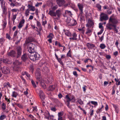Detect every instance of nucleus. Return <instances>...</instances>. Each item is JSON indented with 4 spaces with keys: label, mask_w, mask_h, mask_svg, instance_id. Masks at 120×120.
Instances as JSON below:
<instances>
[{
    "label": "nucleus",
    "mask_w": 120,
    "mask_h": 120,
    "mask_svg": "<svg viewBox=\"0 0 120 120\" xmlns=\"http://www.w3.org/2000/svg\"><path fill=\"white\" fill-rule=\"evenodd\" d=\"M113 15L110 16L109 20V22L106 24V26L108 29L111 30L112 29L114 30L116 33H117L118 30L116 29V25L118 23L119 20L115 18H112Z\"/></svg>",
    "instance_id": "f257e3e1"
},
{
    "label": "nucleus",
    "mask_w": 120,
    "mask_h": 120,
    "mask_svg": "<svg viewBox=\"0 0 120 120\" xmlns=\"http://www.w3.org/2000/svg\"><path fill=\"white\" fill-rule=\"evenodd\" d=\"M65 98L67 100L66 103L67 106L69 108L71 109V106L70 105V101H72V102H75V96L73 95L70 94L67 95L65 96Z\"/></svg>",
    "instance_id": "f03ea898"
},
{
    "label": "nucleus",
    "mask_w": 120,
    "mask_h": 120,
    "mask_svg": "<svg viewBox=\"0 0 120 120\" xmlns=\"http://www.w3.org/2000/svg\"><path fill=\"white\" fill-rule=\"evenodd\" d=\"M40 57V56L39 54L34 52L30 53V56H29L30 58L34 61L38 60Z\"/></svg>",
    "instance_id": "7ed1b4c3"
},
{
    "label": "nucleus",
    "mask_w": 120,
    "mask_h": 120,
    "mask_svg": "<svg viewBox=\"0 0 120 120\" xmlns=\"http://www.w3.org/2000/svg\"><path fill=\"white\" fill-rule=\"evenodd\" d=\"M21 63L19 62L18 60H16L13 62L14 66L13 68L14 71H17L20 68V65Z\"/></svg>",
    "instance_id": "20e7f679"
},
{
    "label": "nucleus",
    "mask_w": 120,
    "mask_h": 120,
    "mask_svg": "<svg viewBox=\"0 0 120 120\" xmlns=\"http://www.w3.org/2000/svg\"><path fill=\"white\" fill-rule=\"evenodd\" d=\"M100 21L102 22L103 21H106L109 19L107 15L104 13H102L100 15Z\"/></svg>",
    "instance_id": "39448f33"
},
{
    "label": "nucleus",
    "mask_w": 120,
    "mask_h": 120,
    "mask_svg": "<svg viewBox=\"0 0 120 120\" xmlns=\"http://www.w3.org/2000/svg\"><path fill=\"white\" fill-rule=\"evenodd\" d=\"M55 55L56 58V59L62 65H63V63L62 61V59L64 58L65 57V55L63 54L61 56L60 58H58V56L57 55L56 52H55Z\"/></svg>",
    "instance_id": "423d86ee"
},
{
    "label": "nucleus",
    "mask_w": 120,
    "mask_h": 120,
    "mask_svg": "<svg viewBox=\"0 0 120 120\" xmlns=\"http://www.w3.org/2000/svg\"><path fill=\"white\" fill-rule=\"evenodd\" d=\"M16 49L17 52L16 58H18L21 55L22 49L21 46H18L17 48Z\"/></svg>",
    "instance_id": "0eeeda50"
},
{
    "label": "nucleus",
    "mask_w": 120,
    "mask_h": 120,
    "mask_svg": "<svg viewBox=\"0 0 120 120\" xmlns=\"http://www.w3.org/2000/svg\"><path fill=\"white\" fill-rule=\"evenodd\" d=\"M35 75L37 79L39 81V82H42L41 81V78L40 77L41 72L40 70L39 69H37V70L36 72L35 73Z\"/></svg>",
    "instance_id": "6e6552de"
},
{
    "label": "nucleus",
    "mask_w": 120,
    "mask_h": 120,
    "mask_svg": "<svg viewBox=\"0 0 120 120\" xmlns=\"http://www.w3.org/2000/svg\"><path fill=\"white\" fill-rule=\"evenodd\" d=\"M8 55L11 57H14L16 56V52L14 50H12L8 53Z\"/></svg>",
    "instance_id": "1a4fd4ad"
},
{
    "label": "nucleus",
    "mask_w": 120,
    "mask_h": 120,
    "mask_svg": "<svg viewBox=\"0 0 120 120\" xmlns=\"http://www.w3.org/2000/svg\"><path fill=\"white\" fill-rule=\"evenodd\" d=\"M39 95L41 101L44 100L45 96L42 90H41L40 91Z\"/></svg>",
    "instance_id": "9d476101"
},
{
    "label": "nucleus",
    "mask_w": 120,
    "mask_h": 120,
    "mask_svg": "<svg viewBox=\"0 0 120 120\" xmlns=\"http://www.w3.org/2000/svg\"><path fill=\"white\" fill-rule=\"evenodd\" d=\"M72 37L69 38V39L71 40H77L78 39L77 38V35L75 32H73L72 34Z\"/></svg>",
    "instance_id": "9b49d317"
},
{
    "label": "nucleus",
    "mask_w": 120,
    "mask_h": 120,
    "mask_svg": "<svg viewBox=\"0 0 120 120\" xmlns=\"http://www.w3.org/2000/svg\"><path fill=\"white\" fill-rule=\"evenodd\" d=\"M77 24V22L76 20L74 19H72L71 20L70 23V24H69V26H74Z\"/></svg>",
    "instance_id": "f8f14e48"
},
{
    "label": "nucleus",
    "mask_w": 120,
    "mask_h": 120,
    "mask_svg": "<svg viewBox=\"0 0 120 120\" xmlns=\"http://www.w3.org/2000/svg\"><path fill=\"white\" fill-rule=\"evenodd\" d=\"M41 69L42 71L44 72V74H46L49 72V71L48 68L47 67L45 66L44 67L43 66L42 67Z\"/></svg>",
    "instance_id": "ddd939ff"
},
{
    "label": "nucleus",
    "mask_w": 120,
    "mask_h": 120,
    "mask_svg": "<svg viewBox=\"0 0 120 120\" xmlns=\"http://www.w3.org/2000/svg\"><path fill=\"white\" fill-rule=\"evenodd\" d=\"M28 58L27 54L24 53L22 56L21 59V60L23 62H25Z\"/></svg>",
    "instance_id": "4468645a"
},
{
    "label": "nucleus",
    "mask_w": 120,
    "mask_h": 120,
    "mask_svg": "<svg viewBox=\"0 0 120 120\" xmlns=\"http://www.w3.org/2000/svg\"><path fill=\"white\" fill-rule=\"evenodd\" d=\"M56 2L60 7L62 6L65 3L64 0H56Z\"/></svg>",
    "instance_id": "2eb2a0df"
},
{
    "label": "nucleus",
    "mask_w": 120,
    "mask_h": 120,
    "mask_svg": "<svg viewBox=\"0 0 120 120\" xmlns=\"http://www.w3.org/2000/svg\"><path fill=\"white\" fill-rule=\"evenodd\" d=\"M54 36L53 34L52 33H49V35L47 36V38H49L48 40L49 43L52 42V39L53 38Z\"/></svg>",
    "instance_id": "dca6fc26"
},
{
    "label": "nucleus",
    "mask_w": 120,
    "mask_h": 120,
    "mask_svg": "<svg viewBox=\"0 0 120 120\" xmlns=\"http://www.w3.org/2000/svg\"><path fill=\"white\" fill-rule=\"evenodd\" d=\"M63 31L65 34L68 37H71L72 36L71 33L68 30L64 29Z\"/></svg>",
    "instance_id": "f3484780"
},
{
    "label": "nucleus",
    "mask_w": 120,
    "mask_h": 120,
    "mask_svg": "<svg viewBox=\"0 0 120 120\" xmlns=\"http://www.w3.org/2000/svg\"><path fill=\"white\" fill-rule=\"evenodd\" d=\"M77 6L79 8L80 12H83L84 8L83 4L82 3H79L77 4Z\"/></svg>",
    "instance_id": "a211bd4d"
},
{
    "label": "nucleus",
    "mask_w": 120,
    "mask_h": 120,
    "mask_svg": "<svg viewBox=\"0 0 120 120\" xmlns=\"http://www.w3.org/2000/svg\"><path fill=\"white\" fill-rule=\"evenodd\" d=\"M27 7L28 8V9H29L30 11H34L35 10V7L33 6L32 5L28 4Z\"/></svg>",
    "instance_id": "6ab92c4d"
},
{
    "label": "nucleus",
    "mask_w": 120,
    "mask_h": 120,
    "mask_svg": "<svg viewBox=\"0 0 120 120\" xmlns=\"http://www.w3.org/2000/svg\"><path fill=\"white\" fill-rule=\"evenodd\" d=\"M94 23L91 20H90L88 22V23L86 24V26L88 28H90L93 26Z\"/></svg>",
    "instance_id": "aec40b11"
},
{
    "label": "nucleus",
    "mask_w": 120,
    "mask_h": 120,
    "mask_svg": "<svg viewBox=\"0 0 120 120\" xmlns=\"http://www.w3.org/2000/svg\"><path fill=\"white\" fill-rule=\"evenodd\" d=\"M86 46L88 48L92 49L95 47V45L91 43H87L86 44Z\"/></svg>",
    "instance_id": "412c9836"
},
{
    "label": "nucleus",
    "mask_w": 120,
    "mask_h": 120,
    "mask_svg": "<svg viewBox=\"0 0 120 120\" xmlns=\"http://www.w3.org/2000/svg\"><path fill=\"white\" fill-rule=\"evenodd\" d=\"M113 107L115 109V111L117 113H118L119 111V109L118 105H116L112 104Z\"/></svg>",
    "instance_id": "4be33fe9"
},
{
    "label": "nucleus",
    "mask_w": 120,
    "mask_h": 120,
    "mask_svg": "<svg viewBox=\"0 0 120 120\" xmlns=\"http://www.w3.org/2000/svg\"><path fill=\"white\" fill-rule=\"evenodd\" d=\"M55 14H56L55 17H56V16L57 15V18L60 17L61 14V11L59 9L56 10L55 12Z\"/></svg>",
    "instance_id": "5701e85b"
},
{
    "label": "nucleus",
    "mask_w": 120,
    "mask_h": 120,
    "mask_svg": "<svg viewBox=\"0 0 120 120\" xmlns=\"http://www.w3.org/2000/svg\"><path fill=\"white\" fill-rule=\"evenodd\" d=\"M6 2L4 0H0V4L1 8L6 7L5 4Z\"/></svg>",
    "instance_id": "b1692460"
},
{
    "label": "nucleus",
    "mask_w": 120,
    "mask_h": 120,
    "mask_svg": "<svg viewBox=\"0 0 120 120\" xmlns=\"http://www.w3.org/2000/svg\"><path fill=\"white\" fill-rule=\"evenodd\" d=\"M48 14L49 15H50L51 16L55 17L56 16L55 12L52 10H50Z\"/></svg>",
    "instance_id": "393cba45"
},
{
    "label": "nucleus",
    "mask_w": 120,
    "mask_h": 120,
    "mask_svg": "<svg viewBox=\"0 0 120 120\" xmlns=\"http://www.w3.org/2000/svg\"><path fill=\"white\" fill-rule=\"evenodd\" d=\"M55 85H53L50 86L48 89V90L49 91H52L55 89Z\"/></svg>",
    "instance_id": "a878e982"
},
{
    "label": "nucleus",
    "mask_w": 120,
    "mask_h": 120,
    "mask_svg": "<svg viewBox=\"0 0 120 120\" xmlns=\"http://www.w3.org/2000/svg\"><path fill=\"white\" fill-rule=\"evenodd\" d=\"M6 117V116L3 112L1 114L0 116V120H3Z\"/></svg>",
    "instance_id": "bb28decb"
},
{
    "label": "nucleus",
    "mask_w": 120,
    "mask_h": 120,
    "mask_svg": "<svg viewBox=\"0 0 120 120\" xmlns=\"http://www.w3.org/2000/svg\"><path fill=\"white\" fill-rule=\"evenodd\" d=\"M3 62L4 63L8 64L11 63V61L8 59H3Z\"/></svg>",
    "instance_id": "cd10ccee"
},
{
    "label": "nucleus",
    "mask_w": 120,
    "mask_h": 120,
    "mask_svg": "<svg viewBox=\"0 0 120 120\" xmlns=\"http://www.w3.org/2000/svg\"><path fill=\"white\" fill-rule=\"evenodd\" d=\"M83 13V12H80L79 13V15H78V17H79L80 20L82 21L84 18V16L82 15Z\"/></svg>",
    "instance_id": "c85d7f7f"
},
{
    "label": "nucleus",
    "mask_w": 120,
    "mask_h": 120,
    "mask_svg": "<svg viewBox=\"0 0 120 120\" xmlns=\"http://www.w3.org/2000/svg\"><path fill=\"white\" fill-rule=\"evenodd\" d=\"M104 107L103 105H102L101 107H99L97 110L96 112L97 113H100L102 112V109Z\"/></svg>",
    "instance_id": "c756f323"
},
{
    "label": "nucleus",
    "mask_w": 120,
    "mask_h": 120,
    "mask_svg": "<svg viewBox=\"0 0 120 120\" xmlns=\"http://www.w3.org/2000/svg\"><path fill=\"white\" fill-rule=\"evenodd\" d=\"M34 39L33 38L30 37L28 38L27 40V43H29L33 41H34Z\"/></svg>",
    "instance_id": "7c9ffc66"
},
{
    "label": "nucleus",
    "mask_w": 120,
    "mask_h": 120,
    "mask_svg": "<svg viewBox=\"0 0 120 120\" xmlns=\"http://www.w3.org/2000/svg\"><path fill=\"white\" fill-rule=\"evenodd\" d=\"M28 51L30 53H31L32 52H34V48H32L30 47H29L28 46Z\"/></svg>",
    "instance_id": "2f4dec72"
},
{
    "label": "nucleus",
    "mask_w": 120,
    "mask_h": 120,
    "mask_svg": "<svg viewBox=\"0 0 120 120\" xmlns=\"http://www.w3.org/2000/svg\"><path fill=\"white\" fill-rule=\"evenodd\" d=\"M12 14L13 15L12 16V20L13 22L14 23L15 20L16 19V18L17 14H16L14 15H13V13H12Z\"/></svg>",
    "instance_id": "473e14b6"
},
{
    "label": "nucleus",
    "mask_w": 120,
    "mask_h": 120,
    "mask_svg": "<svg viewBox=\"0 0 120 120\" xmlns=\"http://www.w3.org/2000/svg\"><path fill=\"white\" fill-rule=\"evenodd\" d=\"M3 10V13L4 14H6V11L7 10V8L6 7H4L3 8H1Z\"/></svg>",
    "instance_id": "72a5a7b5"
},
{
    "label": "nucleus",
    "mask_w": 120,
    "mask_h": 120,
    "mask_svg": "<svg viewBox=\"0 0 120 120\" xmlns=\"http://www.w3.org/2000/svg\"><path fill=\"white\" fill-rule=\"evenodd\" d=\"M18 95L17 93L15 91H13L12 93V96L13 97L16 98Z\"/></svg>",
    "instance_id": "f704fd0d"
},
{
    "label": "nucleus",
    "mask_w": 120,
    "mask_h": 120,
    "mask_svg": "<svg viewBox=\"0 0 120 120\" xmlns=\"http://www.w3.org/2000/svg\"><path fill=\"white\" fill-rule=\"evenodd\" d=\"M77 101L80 105H81L83 104V102L81 99H78Z\"/></svg>",
    "instance_id": "c9c22d12"
},
{
    "label": "nucleus",
    "mask_w": 120,
    "mask_h": 120,
    "mask_svg": "<svg viewBox=\"0 0 120 120\" xmlns=\"http://www.w3.org/2000/svg\"><path fill=\"white\" fill-rule=\"evenodd\" d=\"M99 47L101 49H103L106 47V46L105 44H100Z\"/></svg>",
    "instance_id": "e433bc0d"
},
{
    "label": "nucleus",
    "mask_w": 120,
    "mask_h": 120,
    "mask_svg": "<svg viewBox=\"0 0 120 120\" xmlns=\"http://www.w3.org/2000/svg\"><path fill=\"white\" fill-rule=\"evenodd\" d=\"M30 10L29 9H27L26 10V11L25 12V14L26 16V17H27L29 15V12Z\"/></svg>",
    "instance_id": "4c0bfd02"
},
{
    "label": "nucleus",
    "mask_w": 120,
    "mask_h": 120,
    "mask_svg": "<svg viewBox=\"0 0 120 120\" xmlns=\"http://www.w3.org/2000/svg\"><path fill=\"white\" fill-rule=\"evenodd\" d=\"M6 38L8 39L9 40L11 39V37L10 35L8 33L6 34Z\"/></svg>",
    "instance_id": "58836bf2"
},
{
    "label": "nucleus",
    "mask_w": 120,
    "mask_h": 120,
    "mask_svg": "<svg viewBox=\"0 0 120 120\" xmlns=\"http://www.w3.org/2000/svg\"><path fill=\"white\" fill-rule=\"evenodd\" d=\"M35 45L34 44H33L31 43H30L28 45V47H30L32 48H34H34Z\"/></svg>",
    "instance_id": "ea45409f"
},
{
    "label": "nucleus",
    "mask_w": 120,
    "mask_h": 120,
    "mask_svg": "<svg viewBox=\"0 0 120 120\" xmlns=\"http://www.w3.org/2000/svg\"><path fill=\"white\" fill-rule=\"evenodd\" d=\"M71 19L69 17L67 18L66 20V22L68 25L69 24H70V22H71Z\"/></svg>",
    "instance_id": "a19ab883"
},
{
    "label": "nucleus",
    "mask_w": 120,
    "mask_h": 120,
    "mask_svg": "<svg viewBox=\"0 0 120 120\" xmlns=\"http://www.w3.org/2000/svg\"><path fill=\"white\" fill-rule=\"evenodd\" d=\"M2 108L3 110H5L6 108V105L4 103H3L1 105Z\"/></svg>",
    "instance_id": "79ce46f5"
},
{
    "label": "nucleus",
    "mask_w": 120,
    "mask_h": 120,
    "mask_svg": "<svg viewBox=\"0 0 120 120\" xmlns=\"http://www.w3.org/2000/svg\"><path fill=\"white\" fill-rule=\"evenodd\" d=\"M64 114V112L63 111H61L59 112L58 113V117H62V116Z\"/></svg>",
    "instance_id": "37998d69"
},
{
    "label": "nucleus",
    "mask_w": 120,
    "mask_h": 120,
    "mask_svg": "<svg viewBox=\"0 0 120 120\" xmlns=\"http://www.w3.org/2000/svg\"><path fill=\"white\" fill-rule=\"evenodd\" d=\"M7 24V22L6 21H3V29H4L6 27Z\"/></svg>",
    "instance_id": "c03bdc74"
},
{
    "label": "nucleus",
    "mask_w": 120,
    "mask_h": 120,
    "mask_svg": "<svg viewBox=\"0 0 120 120\" xmlns=\"http://www.w3.org/2000/svg\"><path fill=\"white\" fill-rule=\"evenodd\" d=\"M67 56H68L69 57H71V49L67 53Z\"/></svg>",
    "instance_id": "a18cd8bd"
},
{
    "label": "nucleus",
    "mask_w": 120,
    "mask_h": 120,
    "mask_svg": "<svg viewBox=\"0 0 120 120\" xmlns=\"http://www.w3.org/2000/svg\"><path fill=\"white\" fill-rule=\"evenodd\" d=\"M36 24L37 26L38 27H41V25L40 22L38 21H37Z\"/></svg>",
    "instance_id": "49530a36"
},
{
    "label": "nucleus",
    "mask_w": 120,
    "mask_h": 120,
    "mask_svg": "<svg viewBox=\"0 0 120 120\" xmlns=\"http://www.w3.org/2000/svg\"><path fill=\"white\" fill-rule=\"evenodd\" d=\"M41 85L42 86V87L44 89H45L46 88V85L45 84V83H41Z\"/></svg>",
    "instance_id": "de8ad7c7"
},
{
    "label": "nucleus",
    "mask_w": 120,
    "mask_h": 120,
    "mask_svg": "<svg viewBox=\"0 0 120 120\" xmlns=\"http://www.w3.org/2000/svg\"><path fill=\"white\" fill-rule=\"evenodd\" d=\"M66 119L64 116L58 117V120H65Z\"/></svg>",
    "instance_id": "09e8293b"
},
{
    "label": "nucleus",
    "mask_w": 120,
    "mask_h": 120,
    "mask_svg": "<svg viewBox=\"0 0 120 120\" xmlns=\"http://www.w3.org/2000/svg\"><path fill=\"white\" fill-rule=\"evenodd\" d=\"M58 8V6L57 5L53 6L52 8V10L54 11L56 9Z\"/></svg>",
    "instance_id": "8fccbe9b"
},
{
    "label": "nucleus",
    "mask_w": 120,
    "mask_h": 120,
    "mask_svg": "<svg viewBox=\"0 0 120 120\" xmlns=\"http://www.w3.org/2000/svg\"><path fill=\"white\" fill-rule=\"evenodd\" d=\"M18 33V30H16L14 32V34H13V37L14 38H15L17 36V33Z\"/></svg>",
    "instance_id": "3c124183"
},
{
    "label": "nucleus",
    "mask_w": 120,
    "mask_h": 120,
    "mask_svg": "<svg viewBox=\"0 0 120 120\" xmlns=\"http://www.w3.org/2000/svg\"><path fill=\"white\" fill-rule=\"evenodd\" d=\"M89 28L88 27V29L87 30V31L86 33V34H87L90 33L92 32V30H91L90 29H89Z\"/></svg>",
    "instance_id": "603ef678"
},
{
    "label": "nucleus",
    "mask_w": 120,
    "mask_h": 120,
    "mask_svg": "<svg viewBox=\"0 0 120 120\" xmlns=\"http://www.w3.org/2000/svg\"><path fill=\"white\" fill-rule=\"evenodd\" d=\"M91 103L92 104L97 106L98 105V103L96 101H91Z\"/></svg>",
    "instance_id": "864d4df0"
},
{
    "label": "nucleus",
    "mask_w": 120,
    "mask_h": 120,
    "mask_svg": "<svg viewBox=\"0 0 120 120\" xmlns=\"http://www.w3.org/2000/svg\"><path fill=\"white\" fill-rule=\"evenodd\" d=\"M25 22V20L23 19H22V20H21L20 22L19 23L22 25H23V24Z\"/></svg>",
    "instance_id": "5fc2aeb1"
},
{
    "label": "nucleus",
    "mask_w": 120,
    "mask_h": 120,
    "mask_svg": "<svg viewBox=\"0 0 120 120\" xmlns=\"http://www.w3.org/2000/svg\"><path fill=\"white\" fill-rule=\"evenodd\" d=\"M96 7L99 10H101V6L99 4H97V5Z\"/></svg>",
    "instance_id": "6e6d98bb"
},
{
    "label": "nucleus",
    "mask_w": 120,
    "mask_h": 120,
    "mask_svg": "<svg viewBox=\"0 0 120 120\" xmlns=\"http://www.w3.org/2000/svg\"><path fill=\"white\" fill-rule=\"evenodd\" d=\"M102 24L101 23H100L99 24V28L100 29H103V27L102 26Z\"/></svg>",
    "instance_id": "4d7b16f0"
},
{
    "label": "nucleus",
    "mask_w": 120,
    "mask_h": 120,
    "mask_svg": "<svg viewBox=\"0 0 120 120\" xmlns=\"http://www.w3.org/2000/svg\"><path fill=\"white\" fill-rule=\"evenodd\" d=\"M29 69L31 71L33 72L34 70V69L33 66L32 65L30 66V67Z\"/></svg>",
    "instance_id": "13d9d810"
},
{
    "label": "nucleus",
    "mask_w": 120,
    "mask_h": 120,
    "mask_svg": "<svg viewBox=\"0 0 120 120\" xmlns=\"http://www.w3.org/2000/svg\"><path fill=\"white\" fill-rule=\"evenodd\" d=\"M16 105L20 108H23L22 105L19 104H16Z\"/></svg>",
    "instance_id": "bf43d9fd"
},
{
    "label": "nucleus",
    "mask_w": 120,
    "mask_h": 120,
    "mask_svg": "<svg viewBox=\"0 0 120 120\" xmlns=\"http://www.w3.org/2000/svg\"><path fill=\"white\" fill-rule=\"evenodd\" d=\"M33 109L32 110L34 111V112H36L37 111V107L36 106H35V107H33Z\"/></svg>",
    "instance_id": "052dcab7"
},
{
    "label": "nucleus",
    "mask_w": 120,
    "mask_h": 120,
    "mask_svg": "<svg viewBox=\"0 0 120 120\" xmlns=\"http://www.w3.org/2000/svg\"><path fill=\"white\" fill-rule=\"evenodd\" d=\"M103 29H101L100 31L98 33H97L98 35H100V34H102V33H103Z\"/></svg>",
    "instance_id": "680f3d73"
},
{
    "label": "nucleus",
    "mask_w": 120,
    "mask_h": 120,
    "mask_svg": "<svg viewBox=\"0 0 120 120\" xmlns=\"http://www.w3.org/2000/svg\"><path fill=\"white\" fill-rule=\"evenodd\" d=\"M65 12L66 13L70 15L71 14V12L68 10H66Z\"/></svg>",
    "instance_id": "e2e57ef3"
},
{
    "label": "nucleus",
    "mask_w": 120,
    "mask_h": 120,
    "mask_svg": "<svg viewBox=\"0 0 120 120\" xmlns=\"http://www.w3.org/2000/svg\"><path fill=\"white\" fill-rule=\"evenodd\" d=\"M28 116L30 117L32 120H34L35 119L34 116L31 114L29 115Z\"/></svg>",
    "instance_id": "0e129e2a"
},
{
    "label": "nucleus",
    "mask_w": 120,
    "mask_h": 120,
    "mask_svg": "<svg viewBox=\"0 0 120 120\" xmlns=\"http://www.w3.org/2000/svg\"><path fill=\"white\" fill-rule=\"evenodd\" d=\"M5 41V39L3 38H0V43H1L4 42Z\"/></svg>",
    "instance_id": "69168bd1"
},
{
    "label": "nucleus",
    "mask_w": 120,
    "mask_h": 120,
    "mask_svg": "<svg viewBox=\"0 0 120 120\" xmlns=\"http://www.w3.org/2000/svg\"><path fill=\"white\" fill-rule=\"evenodd\" d=\"M51 110L53 112H55L56 111V109L55 107H52L51 108Z\"/></svg>",
    "instance_id": "338daca9"
},
{
    "label": "nucleus",
    "mask_w": 120,
    "mask_h": 120,
    "mask_svg": "<svg viewBox=\"0 0 120 120\" xmlns=\"http://www.w3.org/2000/svg\"><path fill=\"white\" fill-rule=\"evenodd\" d=\"M74 75L76 77H77L78 76V75L76 71H74L73 72Z\"/></svg>",
    "instance_id": "774afa93"
}]
</instances>
